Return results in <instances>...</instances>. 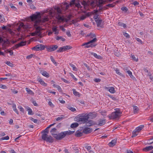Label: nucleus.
<instances>
[{"label":"nucleus","instance_id":"nucleus-1","mask_svg":"<svg viewBox=\"0 0 153 153\" xmlns=\"http://www.w3.org/2000/svg\"><path fill=\"white\" fill-rule=\"evenodd\" d=\"M30 17L32 21L36 22L39 24H40L42 22H44L48 20V18L47 17H45L41 19L40 13L39 12H36V14L32 15Z\"/></svg>","mask_w":153,"mask_h":153},{"label":"nucleus","instance_id":"nucleus-2","mask_svg":"<svg viewBox=\"0 0 153 153\" xmlns=\"http://www.w3.org/2000/svg\"><path fill=\"white\" fill-rule=\"evenodd\" d=\"M87 36H90L91 38H93L94 37L93 39L88 42L87 43H85L83 44L82 45V46H84L86 45L85 46V48H88L89 47L92 48L93 47H94L95 45L93 44H91L90 45H89L90 44L92 43H94L95 42L97 41V39L96 38V35L92 33H90L89 34H87Z\"/></svg>","mask_w":153,"mask_h":153},{"label":"nucleus","instance_id":"nucleus-3","mask_svg":"<svg viewBox=\"0 0 153 153\" xmlns=\"http://www.w3.org/2000/svg\"><path fill=\"white\" fill-rule=\"evenodd\" d=\"M74 132V131H70L62 132L59 134H52L53 137L57 140H61L64 138L66 135H70Z\"/></svg>","mask_w":153,"mask_h":153},{"label":"nucleus","instance_id":"nucleus-4","mask_svg":"<svg viewBox=\"0 0 153 153\" xmlns=\"http://www.w3.org/2000/svg\"><path fill=\"white\" fill-rule=\"evenodd\" d=\"M87 116L86 114L85 113L79 114L75 118L76 120L78 122H81L83 123H85L88 120Z\"/></svg>","mask_w":153,"mask_h":153},{"label":"nucleus","instance_id":"nucleus-5","mask_svg":"<svg viewBox=\"0 0 153 153\" xmlns=\"http://www.w3.org/2000/svg\"><path fill=\"white\" fill-rule=\"evenodd\" d=\"M114 110L115 111L112 112L110 115L108 116L110 119L118 118L121 116L122 113L120 110L118 108H115Z\"/></svg>","mask_w":153,"mask_h":153},{"label":"nucleus","instance_id":"nucleus-6","mask_svg":"<svg viewBox=\"0 0 153 153\" xmlns=\"http://www.w3.org/2000/svg\"><path fill=\"white\" fill-rule=\"evenodd\" d=\"M56 10V17L59 22L63 21L64 20V19L62 17L61 14H62V10L59 7H56L55 8Z\"/></svg>","mask_w":153,"mask_h":153},{"label":"nucleus","instance_id":"nucleus-7","mask_svg":"<svg viewBox=\"0 0 153 153\" xmlns=\"http://www.w3.org/2000/svg\"><path fill=\"white\" fill-rule=\"evenodd\" d=\"M39 24L36 22H35L34 24V27L35 28L36 30L34 32L32 33V36H35L36 35H40L41 34V27L38 26V25Z\"/></svg>","mask_w":153,"mask_h":153},{"label":"nucleus","instance_id":"nucleus-8","mask_svg":"<svg viewBox=\"0 0 153 153\" xmlns=\"http://www.w3.org/2000/svg\"><path fill=\"white\" fill-rule=\"evenodd\" d=\"M42 139L49 142H53V138L50 135H48L47 134H42Z\"/></svg>","mask_w":153,"mask_h":153},{"label":"nucleus","instance_id":"nucleus-9","mask_svg":"<svg viewBox=\"0 0 153 153\" xmlns=\"http://www.w3.org/2000/svg\"><path fill=\"white\" fill-rule=\"evenodd\" d=\"M58 48V46L56 45H52L48 46L47 49L48 52H52L56 50Z\"/></svg>","mask_w":153,"mask_h":153},{"label":"nucleus","instance_id":"nucleus-10","mask_svg":"<svg viewBox=\"0 0 153 153\" xmlns=\"http://www.w3.org/2000/svg\"><path fill=\"white\" fill-rule=\"evenodd\" d=\"M45 48V46L42 45H36L34 47L32 48L33 50L38 51L41 50H43Z\"/></svg>","mask_w":153,"mask_h":153},{"label":"nucleus","instance_id":"nucleus-11","mask_svg":"<svg viewBox=\"0 0 153 153\" xmlns=\"http://www.w3.org/2000/svg\"><path fill=\"white\" fill-rule=\"evenodd\" d=\"M106 122L105 119H100L96 122V124L100 126H102L104 125Z\"/></svg>","mask_w":153,"mask_h":153},{"label":"nucleus","instance_id":"nucleus-12","mask_svg":"<svg viewBox=\"0 0 153 153\" xmlns=\"http://www.w3.org/2000/svg\"><path fill=\"white\" fill-rule=\"evenodd\" d=\"M98 12V10H94L93 11L91 12L92 14H93L94 15V18L95 20H96V19L97 20V19H100L98 17L99 15L97 14V13Z\"/></svg>","mask_w":153,"mask_h":153},{"label":"nucleus","instance_id":"nucleus-13","mask_svg":"<svg viewBox=\"0 0 153 153\" xmlns=\"http://www.w3.org/2000/svg\"><path fill=\"white\" fill-rule=\"evenodd\" d=\"M3 43L2 45V48L3 49H5L6 48L8 47L10 44V42L8 40H4Z\"/></svg>","mask_w":153,"mask_h":153},{"label":"nucleus","instance_id":"nucleus-14","mask_svg":"<svg viewBox=\"0 0 153 153\" xmlns=\"http://www.w3.org/2000/svg\"><path fill=\"white\" fill-rule=\"evenodd\" d=\"M95 21L97 24V25L98 27H100L101 28L103 27V25L101 24L102 22L101 19H97V20L96 19Z\"/></svg>","mask_w":153,"mask_h":153},{"label":"nucleus","instance_id":"nucleus-15","mask_svg":"<svg viewBox=\"0 0 153 153\" xmlns=\"http://www.w3.org/2000/svg\"><path fill=\"white\" fill-rule=\"evenodd\" d=\"M92 131V129L86 127L83 129V132L85 134H88L90 133Z\"/></svg>","mask_w":153,"mask_h":153},{"label":"nucleus","instance_id":"nucleus-16","mask_svg":"<svg viewBox=\"0 0 153 153\" xmlns=\"http://www.w3.org/2000/svg\"><path fill=\"white\" fill-rule=\"evenodd\" d=\"M69 5L66 2L65 3L61 5L62 8L63 10H66L68 9Z\"/></svg>","mask_w":153,"mask_h":153},{"label":"nucleus","instance_id":"nucleus-17","mask_svg":"<svg viewBox=\"0 0 153 153\" xmlns=\"http://www.w3.org/2000/svg\"><path fill=\"white\" fill-rule=\"evenodd\" d=\"M105 89H108V91L111 93L114 94L115 92L114 88L113 87H111L110 88H108L105 87Z\"/></svg>","mask_w":153,"mask_h":153},{"label":"nucleus","instance_id":"nucleus-18","mask_svg":"<svg viewBox=\"0 0 153 153\" xmlns=\"http://www.w3.org/2000/svg\"><path fill=\"white\" fill-rule=\"evenodd\" d=\"M152 149H153V146H150L144 148L143 150L145 152H147Z\"/></svg>","mask_w":153,"mask_h":153},{"label":"nucleus","instance_id":"nucleus-19","mask_svg":"<svg viewBox=\"0 0 153 153\" xmlns=\"http://www.w3.org/2000/svg\"><path fill=\"white\" fill-rule=\"evenodd\" d=\"M88 119H92L96 117L95 115L93 113H89L88 114H86Z\"/></svg>","mask_w":153,"mask_h":153},{"label":"nucleus","instance_id":"nucleus-20","mask_svg":"<svg viewBox=\"0 0 153 153\" xmlns=\"http://www.w3.org/2000/svg\"><path fill=\"white\" fill-rule=\"evenodd\" d=\"M58 27L57 26H53L52 28L53 31L55 34H58L59 33V30L57 29Z\"/></svg>","mask_w":153,"mask_h":153},{"label":"nucleus","instance_id":"nucleus-21","mask_svg":"<svg viewBox=\"0 0 153 153\" xmlns=\"http://www.w3.org/2000/svg\"><path fill=\"white\" fill-rule=\"evenodd\" d=\"M144 126L143 125H141L140 126L137 127L134 130L135 131H137L138 133L143 128Z\"/></svg>","mask_w":153,"mask_h":153},{"label":"nucleus","instance_id":"nucleus-22","mask_svg":"<svg viewBox=\"0 0 153 153\" xmlns=\"http://www.w3.org/2000/svg\"><path fill=\"white\" fill-rule=\"evenodd\" d=\"M116 142L117 140L115 139L112 140L111 142L109 143L108 145L111 147H113L115 145Z\"/></svg>","mask_w":153,"mask_h":153},{"label":"nucleus","instance_id":"nucleus-23","mask_svg":"<svg viewBox=\"0 0 153 153\" xmlns=\"http://www.w3.org/2000/svg\"><path fill=\"white\" fill-rule=\"evenodd\" d=\"M26 42H25L22 41L19 43L16 44L15 45L16 48H18L20 46H22L26 45Z\"/></svg>","mask_w":153,"mask_h":153},{"label":"nucleus","instance_id":"nucleus-24","mask_svg":"<svg viewBox=\"0 0 153 153\" xmlns=\"http://www.w3.org/2000/svg\"><path fill=\"white\" fill-rule=\"evenodd\" d=\"M38 81L42 85L44 86H46L47 84L45 83V82L41 78H39L38 79Z\"/></svg>","mask_w":153,"mask_h":153},{"label":"nucleus","instance_id":"nucleus-25","mask_svg":"<svg viewBox=\"0 0 153 153\" xmlns=\"http://www.w3.org/2000/svg\"><path fill=\"white\" fill-rule=\"evenodd\" d=\"M86 124L88 126H90L94 124V122L91 120H88L86 123Z\"/></svg>","mask_w":153,"mask_h":153},{"label":"nucleus","instance_id":"nucleus-26","mask_svg":"<svg viewBox=\"0 0 153 153\" xmlns=\"http://www.w3.org/2000/svg\"><path fill=\"white\" fill-rule=\"evenodd\" d=\"M26 91L27 93L31 95H33L34 94V93L30 89L28 88H25Z\"/></svg>","mask_w":153,"mask_h":153},{"label":"nucleus","instance_id":"nucleus-27","mask_svg":"<svg viewBox=\"0 0 153 153\" xmlns=\"http://www.w3.org/2000/svg\"><path fill=\"white\" fill-rule=\"evenodd\" d=\"M91 54L93 55L95 57L98 59H101V57L100 55H97V54L95 53L92 52L91 53Z\"/></svg>","mask_w":153,"mask_h":153},{"label":"nucleus","instance_id":"nucleus-28","mask_svg":"<svg viewBox=\"0 0 153 153\" xmlns=\"http://www.w3.org/2000/svg\"><path fill=\"white\" fill-rule=\"evenodd\" d=\"M126 72L128 74L129 76L133 79L135 78L132 75V73L131 71L129 70L127 71Z\"/></svg>","mask_w":153,"mask_h":153},{"label":"nucleus","instance_id":"nucleus-29","mask_svg":"<svg viewBox=\"0 0 153 153\" xmlns=\"http://www.w3.org/2000/svg\"><path fill=\"white\" fill-rule=\"evenodd\" d=\"M115 71L117 74L120 75L121 76L123 77L124 76L120 72V71L117 68H116Z\"/></svg>","mask_w":153,"mask_h":153},{"label":"nucleus","instance_id":"nucleus-30","mask_svg":"<svg viewBox=\"0 0 153 153\" xmlns=\"http://www.w3.org/2000/svg\"><path fill=\"white\" fill-rule=\"evenodd\" d=\"M41 74L42 75L46 77H49V74L46 71H45L42 72Z\"/></svg>","mask_w":153,"mask_h":153},{"label":"nucleus","instance_id":"nucleus-31","mask_svg":"<svg viewBox=\"0 0 153 153\" xmlns=\"http://www.w3.org/2000/svg\"><path fill=\"white\" fill-rule=\"evenodd\" d=\"M13 111L15 112L17 114H19V112L16 108V105L15 104H13Z\"/></svg>","mask_w":153,"mask_h":153},{"label":"nucleus","instance_id":"nucleus-32","mask_svg":"<svg viewBox=\"0 0 153 153\" xmlns=\"http://www.w3.org/2000/svg\"><path fill=\"white\" fill-rule=\"evenodd\" d=\"M79 124L77 123H74L72 124L71 126V128H76L77 127Z\"/></svg>","mask_w":153,"mask_h":153},{"label":"nucleus","instance_id":"nucleus-33","mask_svg":"<svg viewBox=\"0 0 153 153\" xmlns=\"http://www.w3.org/2000/svg\"><path fill=\"white\" fill-rule=\"evenodd\" d=\"M118 25L119 26L123 27L124 28H126V25L125 24L121 22H118Z\"/></svg>","mask_w":153,"mask_h":153},{"label":"nucleus","instance_id":"nucleus-34","mask_svg":"<svg viewBox=\"0 0 153 153\" xmlns=\"http://www.w3.org/2000/svg\"><path fill=\"white\" fill-rule=\"evenodd\" d=\"M118 2V1H116L114 2L113 4H108L107 6L110 7H113L114 6V4H116Z\"/></svg>","mask_w":153,"mask_h":153},{"label":"nucleus","instance_id":"nucleus-35","mask_svg":"<svg viewBox=\"0 0 153 153\" xmlns=\"http://www.w3.org/2000/svg\"><path fill=\"white\" fill-rule=\"evenodd\" d=\"M133 111L134 113V114L137 113L139 110L138 108L136 106H134L133 107Z\"/></svg>","mask_w":153,"mask_h":153},{"label":"nucleus","instance_id":"nucleus-36","mask_svg":"<svg viewBox=\"0 0 153 153\" xmlns=\"http://www.w3.org/2000/svg\"><path fill=\"white\" fill-rule=\"evenodd\" d=\"M64 51H66L67 50H69L72 48V47L69 45H66L65 46H63Z\"/></svg>","mask_w":153,"mask_h":153},{"label":"nucleus","instance_id":"nucleus-37","mask_svg":"<svg viewBox=\"0 0 153 153\" xmlns=\"http://www.w3.org/2000/svg\"><path fill=\"white\" fill-rule=\"evenodd\" d=\"M56 39L57 40L61 39V40L62 41H65V39L64 38H62L61 36H57L56 38Z\"/></svg>","mask_w":153,"mask_h":153},{"label":"nucleus","instance_id":"nucleus-38","mask_svg":"<svg viewBox=\"0 0 153 153\" xmlns=\"http://www.w3.org/2000/svg\"><path fill=\"white\" fill-rule=\"evenodd\" d=\"M50 59L52 62L56 66H57V63L56 62L55 60H54L52 56H50Z\"/></svg>","mask_w":153,"mask_h":153},{"label":"nucleus","instance_id":"nucleus-39","mask_svg":"<svg viewBox=\"0 0 153 153\" xmlns=\"http://www.w3.org/2000/svg\"><path fill=\"white\" fill-rule=\"evenodd\" d=\"M33 57H34V58H35L36 56L34 54H31L27 56L26 57V58L28 59H29Z\"/></svg>","mask_w":153,"mask_h":153},{"label":"nucleus","instance_id":"nucleus-40","mask_svg":"<svg viewBox=\"0 0 153 153\" xmlns=\"http://www.w3.org/2000/svg\"><path fill=\"white\" fill-rule=\"evenodd\" d=\"M138 133L137 132V131H135L134 130L133 131V132L132 134V135L131 136L132 137H134L137 135L138 134Z\"/></svg>","mask_w":153,"mask_h":153},{"label":"nucleus","instance_id":"nucleus-41","mask_svg":"<svg viewBox=\"0 0 153 153\" xmlns=\"http://www.w3.org/2000/svg\"><path fill=\"white\" fill-rule=\"evenodd\" d=\"M67 108L72 112H74L76 110V109L75 108L71 107L70 106H68Z\"/></svg>","mask_w":153,"mask_h":153},{"label":"nucleus","instance_id":"nucleus-42","mask_svg":"<svg viewBox=\"0 0 153 153\" xmlns=\"http://www.w3.org/2000/svg\"><path fill=\"white\" fill-rule=\"evenodd\" d=\"M70 65L71 66L72 68H73V71H76L77 70V69L76 67L73 64H70Z\"/></svg>","mask_w":153,"mask_h":153},{"label":"nucleus","instance_id":"nucleus-43","mask_svg":"<svg viewBox=\"0 0 153 153\" xmlns=\"http://www.w3.org/2000/svg\"><path fill=\"white\" fill-rule=\"evenodd\" d=\"M72 91H73V94L75 96H78L79 95L78 92L76 91V90L74 89H73Z\"/></svg>","mask_w":153,"mask_h":153},{"label":"nucleus","instance_id":"nucleus-44","mask_svg":"<svg viewBox=\"0 0 153 153\" xmlns=\"http://www.w3.org/2000/svg\"><path fill=\"white\" fill-rule=\"evenodd\" d=\"M82 4L84 6L85 8L88 6V3L85 1H83L82 3Z\"/></svg>","mask_w":153,"mask_h":153},{"label":"nucleus","instance_id":"nucleus-45","mask_svg":"<svg viewBox=\"0 0 153 153\" xmlns=\"http://www.w3.org/2000/svg\"><path fill=\"white\" fill-rule=\"evenodd\" d=\"M108 97H110L112 100H117V98H116L114 96H112L111 95L108 94Z\"/></svg>","mask_w":153,"mask_h":153},{"label":"nucleus","instance_id":"nucleus-46","mask_svg":"<svg viewBox=\"0 0 153 153\" xmlns=\"http://www.w3.org/2000/svg\"><path fill=\"white\" fill-rule=\"evenodd\" d=\"M19 26L21 27H23L24 28H27L28 27L27 25H24L23 23H21Z\"/></svg>","mask_w":153,"mask_h":153},{"label":"nucleus","instance_id":"nucleus-47","mask_svg":"<svg viewBox=\"0 0 153 153\" xmlns=\"http://www.w3.org/2000/svg\"><path fill=\"white\" fill-rule=\"evenodd\" d=\"M5 63L11 67H13V64L12 63H10L9 61H7L5 62Z\"/></svg>","mask_w":153,"mask_h":153},{"label":"nucleus","instance_id":"nucleus-48","mask_svg":"<svg viewBox=\"0 0 153 153\" xmlns=\"http://www.w3.org/2000/svg\"><path fill=\"white\" fill-rule=\"evenodd\" d=\"M64 51V48L63 47L60 48L57 51L58 52H61Z\"/></svg>","mask_w":153,"mask_h":153},{"label":"nucleus","instance_id":"nucleus-49","mask_svg":"<svg viewBox=\"0 0 153 153\" xmlns=\"http://www.w3.org/2000/svg\"><path fill=\"white\" fill-rule=\"evenodd\" d=\"M84 64V65L87 68V69H88V70L89 71H91L92 69L91 68L88 66V65H87V64L86 63H84L83 64Z\"/></svg>","mask_w":153,"mask_h":153},{"label":"nucleus","instance_id":"nucleus-50","mask_svg":"<svg viewBox=\"0 0 153 153\" xmlns=\"http://www.w3.org/2000/svg\"><path fill=\"white\" fill-rule=\"evenodd\" d=\"M123 34L127 39L129 38L130 37L129 35L126 33H123Z\"/></svg>","mask_w":153,"mask_h":153},{"label":"nucleus","instance_id":"nucleus-51","mask_svg":"<svg viewBox=\"0 0 153 153\" xmlns=\"http://www.w3.org/2000/svg\"><path fill=\"white\" fill-rule=\"evenodd\" d=\"M82 133L81 132H79L76 133V134L75 135L76 137H80L82 136Z\"/></svg>","mask_w":153,"mask_h":153},{"label":"nucleus","instance_id":"nucleus-52","mask_svg":"<svg viewBox=\"0 0 153 153\" xmlns=\"http://www.w3.org/2000/svg\"><path fill=\"white\" fill-rule=\"evenodd\" d=\"M6 30L7 32H9V33H10L12 34H13V32L11 31V29L10 28H7Z\"/></svg>","mask_w":153,"mask_h":153},{"label":"nucleus","instance_id":"nucleus-53","mask_svg":"<svg viewBox=\"0 0 153 153\" xmlns=\"http://www.w3.org/2000/svg\"><path fill=\"white\" fill-rule=\"evenodd\" d=\"M69 74L75 80V81H77V79L74 76V75L72 74L71 73H70Z\"/></svg>","mask_w":153,"mask_h":153},{"label":"nucleus","instance_id":"nucleus-54","mask_svg":"<svg viewBox=\"0 0 153 153\" xmlns=\"http://www.w3.org/2000/svg\"><path fill=\"white\" fill-rule=\"evenodd\" d=\"M7 53H10V55H12L13 54V52L11 50H7L6 51H5Z\"/></svg>","mask_w":153,"mask_h":153},{"label":"nucleus","instance_id":"nucleus-55","mask_svg":"<svg viewBox=\"0 0 153 153\" xmlns=\"http://www.w3.org/2000/svg\"><path fill=\"white\" fill-rule=\"evenodd\" d=\"M131 57L132 59L134 61L137 62L138 61L137 58H136L135 56L134 55H131Z\"/></svg>","mask_w":153,"mask_h":153},{"label":"nucleus","instance_id":"nucleus-56","mask_svg":"<svg viewBox=\"0 0 153 153\" xmlns=\"http://www.w3.org/2000/svg\"><path fill=\"white\" fill-rule=\"evenodd\" d=\"M0 88H1L3 89H7V87L6 86L4 85H0Z\"/></svg>","mask_w":153,"mask_h":153},{"label":"nucleus","instance_id":"nucleus-57","mask_svg":"<svg viewBox=\"0 0 153 153\" xmlns=\"http://www.w3.org/2000/svg\"><path fill=\"white\" fill-rule=\"evenodd\" d=\"M27 111H28V114H31L32 111V110L30 108H28L27 109Z\"/></svg>","mask_w":153,"mask_h":153},{"label":"nucleus","instance_id":"nucleus-58","mask_svg":"<svg viewBox=\"0 0 153 153\" xmlns=\"http://www.w3.org/2000/svg\"><path fill=\"white\" fill-rule=\"evenodd\" d=\"M9 138L8 136H7L4 137H3L1 139V140H8Z\"/></svg>","mask_w":153,"mask_h":153},{"label":"nucleus","instance_id":"nucleus-59","mask_svg":"<svg viewBox=\"0 0 153 153\" xmlns=\"http://www.w3.org/2000/svg\"><path fill=\"white\" fill-rule=\"evenodd\" d=\"M18 108L20 110V111L22 112H24V109L21 106L18 107Z\"/></svg>","mask_w":153,"mask_h":153},{"label":"nucleus","instance_id":"nucleus-60","mask_svg":"<svg viewBox=\"0 0 153 153\" xmlns=\"http://www.w3.org/2000/svg\"><path fill=\"white\" fill-rule=\"evenodd\" d=\"M121 9L122 11H125V12H126L128 10L127 8L126 7H122L121 8Z\"/></svg>","mask_w":153,"mask_h":153},{"label":"nucleus","instance_id":"nucleus-61","mask_svg":"<svg viewBox=\"0 0 153 153\" xmlns=\"http://www.w3.org/2000/svg\"><path fill=\"white\" fill-rule=\"evenodd\" d=\"M75 4L76 6L78 8H81L82 7L79 3H76Z\"/></svg>","mask_w":153,"mask_h":153},{"label":"nucleus","instance_id":"nucleus-62","mask_svg":"<svg viewBox=\"0 0 153 153\" xmlns=\"http://www.w3.org/2000/svg\"><path fill=\"white\" fill-rule=\"evenodd\" d=\"M56 88H57L58 89V90L60 92L62 91V89H61V88L58 85L57 86H56Z\"/></svg>","mask_w":153,"mask_h":153},{"label":"nucleus","instance_id":"nucleus-63","mask_svg":"<svg viewBox=\"0 0 153 153\" xmlns=\"http://www.w3.org/2000/svg\"><path fill=\"white\" fill-rule=\"evenodd\" d=\"M42 132L44 133L43 134H47L49 132V131L48 129L46 128Z\"/></svg>","mask_w":153,"mask_h":153},{"label":"nucleus","instance_id":"nucleus-64","mask_svg":"<svg viewBox=\"0 0 153 153\" xmlns=\"http://www.w3.org/2000/svg\"><path fill=\"white\" fill-rule=\"evenodd\" d=\"M12 92L14 94H16L18 93V91L17 90H16L14 89H11Z\"/></svg>","mask_w":153,"mask_h":153}]
</instances>
